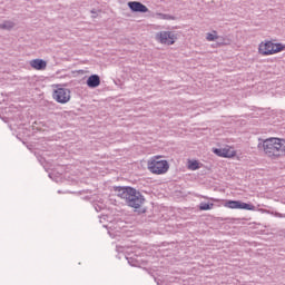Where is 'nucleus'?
<instances>
[{"mask_svg": "<svg viewBox=\"0 0 285 285\" xmlns=\"http://www.w3.org/2000/svg\"><path fill=\"white\" fill-rule=\"evenodd\" d=\"M114 193H117V197L124 199L126 205L130 208H135L137 213H146V208H141V206H144V203L146 202V198L144 197V195H141V191H138L130 186H115Z\"/></svg>", "mask_w": 285, "mask_h": 285, "instance_id": "nucleus-1", "label": "nucleus"}, {"mask_svg": "<svg viewBox=\"0 0 285 285\" xmlns=\"http://www.w3.org/2000/svg\"><path fill=\"white\" fill-rule=\"evenodd\" d=\"M259 150L263 149L266 157L269 159H279L285 157V139L284 138H267L258 142Z\"/></svg>", "mask_w": 285, "mask_h": 285, "instance_id": "nucleus-2", "label": "nucleus"}, {"mask_svg": "<svg viewBox=\"0 0 285 285\" xmlns=\"http://www.w3.org/2000/svg\"><path fill=\"white\" fill-rule=\"evenodd\" d=\"M285 50V45L278 42L274 43L272 41L262 42L258 48L259 55L263 57H268L271 55H277V52H283Z\"/></svg>", "mask_w": 285, "mask_h": 285, "instance_id": "nucleus-3", "label": "nucleus"}, {"mask_svg": "<svg viewBox=\"0 0 285 285\" xmlns=\"http://www.w3.org/2000/svg\"><path fill=\"white\" fill-rule=\"evenodd\" d=\"M148 168L154 175H164L168 173L170 166L168 165V160H159V158H156L148 164Z\"/></svg>", "mask_w": 285, "mask_h": 285, "instance_id": "nucleus-4", "label": "nucleus"}, {"mask_svg": "<svg viewBox=\"0 0 285 285\" xmlns=\"http://www.w3.org/2000/svg\"><path fill=\"white\" fill-rule=\"evenodd\" d=\"M156 39L165 46H173L177 41V36L173 31H160L156 35Z\"/></svg>", "mask_w": 285, "mask_h": 285, "instance_id": "nucleus-5", "label": "nucleus"}, {"mask_svg": "<svg viewBox=\"0 0 285 285\" xmlns=\"http://www.w3.org/2000/svg\"><path fill=\"white\" fill-rule=\"evenodd\" d=\"M52 97L58 104H68L70 101V89L58 88L53 91Z\"/></svg>", "mask_w": 285, "mask_h": 285, "instance_id": "nucleus-6", "label": "nucleus"}, {"mask_svg": "<svg viewBox=\"0 0 285 285\" xmlns=\"http://www.w3.org/2000/svg\"><path fill=\"white\" fill-rule=\"evenodd\" d=\"M226 208L237 209V210H255V205L244 203L240 200H228L225 203Z\"/></svg>", "mask_w": 285, "mask_h": 285, "instance_id": "nucleus-7", "label": "nucleus"}, {"mask_svg": "<svg viewBox=\"0 0 285 285\" xmlns=\"http://www.w3.org/2000/svg\"><path fill=\"white\" fill-rule=\"evenodd\" d=\"M128 8L130 9L131 12H142V13L148 12V7L137 1L128 2Z\"/></svg>", "mask_w": 285, "mask_h": 285, "instance_id": "nucleus-8", "label": "nucleus"}, {"mask_svg": "<svg viewBox=\"0 0 285 285\" xmlns=\"http://www.w3.org/2000/svg\"><path fill=\"white\" fill-rule=\"evenodd\" d=\"M87 86L88 88H99V86H101V78L99 75H91L87 79Z\"/></svg>", "mask_w": 285, "mask_h": 285, "instance_id": "nucleus-9", "label": "nucleus"}, {"mask_svg": "<svg viewBox=\"0 0 285 285\" xmlns=\"http://www.w3.org/2000/svg\"><path fill=\"white\" fill-rule=\"evenodd\" d=\"M31 68H35V70H46V66H48V62L43 59H33L30 61Z\"/></svg>", "mask_w": 285, "mask_h": 285, "instance_id": "nucleus-10", "label": "nucleus"}, {"mask_svg": "<svg viewBox=\"0 0 285 285\" xmlns=\"http://www.w3.org/2000/svg\"><path fill=\"white\" fill-rule=\"evenodd\" d=\"M215 207V204L213 203H200L199 204V210H213V208Z\"/></svg>", "mask_w": 285, "mask_h": 285, "instance_id": "nucleus-11", "label": "nucleus"}, {"mask_svg": "<svg viewBox=\"0 0 285 285\" xmlns=\"http://www.w3.org/2000/svg\"><path fill=\"white\" fill-rule=\"evenodd\" d=\"M12 28H14V22L12 21H4L0 24L1 30H12Z\"/></svg>", "mask_w": 285, "mask_h": 285, "instance_id": "nucleus-12", "label": "nucleus"}, {"mask_svg": "<svg viewBox=\"0 0 285 285\" xmlns=\"http://www.w3.org/2000/svg\"><path fill=\"white\" fill-rule=\"evenodd\" d=\"M223 157L230 159V157H235V153L230 149L223 148Z\"/></svg>", "mask_w": 285, "mask_h": 285, "instance_id": "nucleus-13", "label": "nucleus"}, {"mask_svg": "<svg viewBox=\"0 0 285 285\" xmlns=\"http://www.w3.org/2000/svg\"><path fill=\"white\" fill-rule=\"evenodd\" d=\"M206 39L207 41H217L219 36H217V31H214V33H207Z\"/></svg>", "mask_w": 285, "mask_h": 285, "instance_id": "nucleus-14", "label": "nucleus"}, {"mask_svg": "<svg viewBox=\"0 0 285 285\" xmlns=\"http://www.w3.org/2000/svg\"><path fill=\"white\" fill-rule=\"evenodd\" d=\"M189 170H199V161L197 160L189 161Z\"/></svg>", "mask_w": 285, "mask_h": 285, "instance_id": "nucleus-15", "label": "nucleus"}, {"mask_svg": "<svg viewBox=\"0 0 285 285\" xmlns=\"http://www.w3.org/2000/svg\"><path fill=\"white\" fill-rule=\"evenodd\" d=\"M214 155H217V157H224V149L223 148H214L213 149Z\"/></svg>", "mask_w": 285, "mask_h": 285, "instance_id": "nucleus-16", "label": "nucleus"}, {"mask_svg": "<svg viewBox=\"0 0 285 285\" xmlns=\"http://www.w3.org/2000/svg\"><path fill=\"white\" fill-rule=\"evenodd\" d=\"M274 215L275 217L285 218V214H282V213L275 212Z\"/></svg>", "mask_w": 285, "mask_h": 285, "instance_id": "nucleus-17", "label": "nucleus"}, {"mask_svg": "<svg viewBox=\"0 0 285 285\" xmlns=\"http://www.w3.org/2000/svg\"><path fill=\"white\" fill-rule=\"evenodd\" d=\"M128 264H130V266H135V261H132V258H127Z\"/></svg>", "mask_w": 285, "mask_h": 285, "instance_id": "nucleus-18", "label": "nucleus"}]
</instances>
